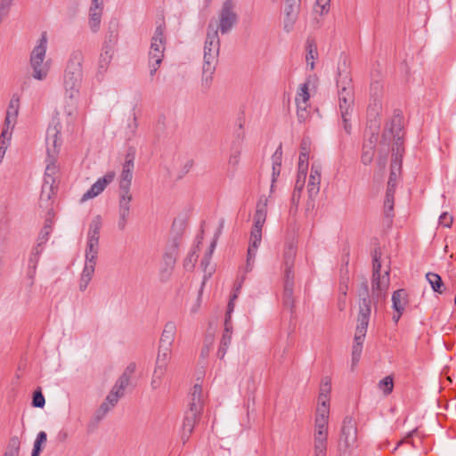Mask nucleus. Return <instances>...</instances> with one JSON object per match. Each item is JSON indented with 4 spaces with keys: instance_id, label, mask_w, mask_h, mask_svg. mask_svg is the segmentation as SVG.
<instances>
[{
    "instance_id": "nucleus-1",
    "label": "nucleus",
    "mask_w": 456,
    "mask_h": 456,
    "mask_svg": "<svg viewBox=\"0 0 456 456\" xmlns=\"http://www.w3.org/2000/svg\"><path fill=\"white\" fill-rule=\"evenodd\" d=\"M238 22V15L234 11L232 0H226L218 13V22L214 24L211 20L208 26L207 37L204 45L203 75L206 80L211 79L216 69L220 50L218 31L222 35L229 33Z\"/></svg>"
},
{
    "instance_id": "nucleus-2",
    "label": "nucleus",
    "mask_w": 456,
    "mask_h": 456,
    "mask_svg": "<svg viewBox=\"0 0 456 456\" xmlns=\"http://www.w3.org/2000/svg\"><path fill=\"white\" fill-rule=\"evenodd\" d=\"M84 54L80 50H74L68 60L63 76L65 94L70 99L77 98L79 94L83 79L82 63Z\"/></svg>"
},
{
    "instance_id": "nucleus-3",
    "label": "nucleus",
    "mask_w": 456,
    "mask_h": 456,
    "mask_svg": "<svg viewBox=\"0 0 456 456\" xmlns=\"http://www.w3.org/2000/svg\"><path fill=\"white\" fill-rule=\"evenodd\" d=\"M338 106L343 121V127L347 134L351 133V117L354 111V94L351 80L338 81Z\"/></svg>"
},
{
    "instance_id": "nucleus-4",
    "label": "nucleus",
    "mask_w": 456,
    "mask_h": 456,
    "mask_svg": "<svg viewBox=\"0 0 456 456\" xmlns=\"http://www.w3.org/2000/svg\"><path fill=\"white\" fill-rule=\"evenodd\" d=\"M165 30L166 25L165 22L162 21L156 27L151 37L149 52L150 76L151 77L156 74L164 58V52L166 49Z\"/></svg>"
},
{
    "instance_id": "nucleus-5",
    "label": "nucleus",
    "mask_w": 456,
    "mask_h": 456,
    "mask_svg": "<svg viewBox=\"0 0 456 456\" xmlns=\"http://www.w3.org/2000/svg\"><path fill=\"white\" fill-rule=\"evenodd\" d=\"M46 48L47 37L45 32L30 54V66L33 69L32 77L37 80H44L48 75L49 65L45 62Z\"/></svg>"
},
{
    "instance_id": "nucleus-6",
    "label": "nucleus",
    "mask_w": 456,
    "mask_h": 456,
    "mask_svg": "<svg viewBox=\"0 0 456 456\" xmlns=\"http://www.w3.org/2000/svg\"><path fill=\"white\" fill-rule=\"evenodd\" d=\"M329 421L314 419L313 445L314 456H327Z\"/></svg>"
},
{
    "instance_id": "nucleus-7",
    "label": "nucleus",
    "mask_w": 456,
    "mask_h": 456,
    "mask_svg": "<svg viewBox=\"0 0 456 456\" xmlns=\"http://www.w3.org/2000/svg\"><path fill=\"white\" fill-rule=\"evenodd\" d=\"M373 273H372V293L378 297H382L384 292L388 287V271L385 273V275L381 277V253L379 249H375L373 252Z\"/></svg>"
},
{
    "instance_id": "nucleus-8",
    "label": "nucleus",
    "mask_w": 456,
    "mask_h": 456,
    "mask_svg": "<svg viewBox=\"0 0 456 456\" xmlns=\"http://www.w3.org/2000/svg\"><path fill=\"white\" fill-rule=\"evenodd\" d=\"M357 444V428L356 423L351 417H346L343 420L341 433L339 436L338 445L344 452L356 446Z\"/></svg>"
},
{
    "instance_id": "nucleus-9",
    "label": "nucleus",
    "mask_w": 456,
    "mask_h": 456,
    "mask_svg": "<svg viewBox=\"0 0 456 456\" xmlns=\"http://www.w3.org/2000/svg\"><path fill=\"white\" fill-rule=\"evenodd\" d=\"M102 226L101 216H94L88 228L86 256L97 257L99 253L100 231Z\"/></svg>"
},
{
    "instance_id": "nucleus-10",
    "label": "nucleus",
    "mask_w": 456,
    "mask_h": 456,
    "mask_svg": "<svg viewBox=\"0 0 456 456\" xmlns=\"http://www.w3.org/2000/svg\"><path fill=\"white\" fill-rule=\"evenodd\" d=\"M312 77H309L303 84L299 86L295 98L297 105V116L300 123L305 122L309 118L308 102L310 99L309 86Z\"/></svg>"
},
{
    "instance_id": "nucleus-11",
    "label": "nucleus",
    "mask_w": 456,
    "mask_h": 456,
    "mask_svg": "<svg viewBox=\"0 0 456 456\" xmlns=\"http://www.w3.org/2000/svg\"><path fill=\"white\" fill-rule=\"evenodd\" d=\"M57 158H46V167L45 173V181L42 186L41 198L45 197L47 200L53 193V183L55 182L54 175L57 173V166L55 165Z\"/></svg>"
},
{
    "instance_id": "nucleus-12",
    "label": "nucleus",
    "mask_w": 456,
    "mask_h": 456,
    "mask_svg": "<svg viewBox=\"0 0 456 456\" xmlns=\"http://www.w3.org/2000/svg\"><path fill=\"white\" fill-rule=\"evenodd\" d=\"M115 178V172L110 171L106 173L102 177H100L89 190L85 192L80 200L81 202H85L90 199H94L100 195L105 188L113 182Z\"/></svg>"
},
{
    "instance_id": "nucleus-13",
    "label": "nucleus",
    "mask_w": 456,
    "mask_h": 456,
    "mask_svg": "<svg viewBox=\"0 0 456 456\" xmlns=\"http://www.w3.org/2000/svg\"><path fill=\"white\" fill-rule=\"evenodd\" d=\"M262 240V230L251 229L248 248L247 253V262L245 272L249 273L253 270L254 261L256 256L257 248Z\"/></svg>"
},
{
    "instance_id": "nucleus-14",
    "label": "nucleus",
    "mask_w": 456,
    "mask_h": 456,
    "mask_svg": "<svg viewBox=\"0 0 456 456\" xmlns=\"http://www.w3.org/2000/svg\"><path fill=\"white\" fill-rule=\"evenodd\" d=\"M134 153L127 152L126 155L125 163L122 167V172L119 179V189L123 191H130L132 178H133V170L134 167Z\"/></svg>"
},
{
    "instance_id": "nucleus-15",
    "label": "nucleus",
    "mask_w": 456,
    "mask_h": 456,
    "mask_svg": "<svg viewBox=\"0 0 456 456\" xmlns=\"http://www.w3.org/2000/svg\"><path fill=\"white\" fill-rule=\"evenodd\" d=\"M403 134L401 118L396 117L392 119L389 127L385 130L383 136L385 139L393 137L394 144L392 148H402L403 147Z\"/></svg>"
},
{
    "instance_id": "nucleus-16",
    "label": "nucleus",
    "mask_w": 456,
    "mask_h": 456,
    "mask_svg": "<svg viewBox=\"0 0 456 456\" xmlns=\"http://www.w3.org/2000/svg\"><path fill=\"white\" fill-rule=\"evenodd\" d=\"M301 0H285L284 7V28L290 31L295 24L299 12Z\"/></svg>"
},
{
    "instance_id": "nucleus-17",
    "label": "nucleus",
    "mask_w": 456,
    "mask_h": 456,
    "mask_svg": "<svg viewBox=\"0 0 456 456\" xmlns=\"http://www.w3.org/2000/svg\"><path fill=\"white\" fill-rule=\"evenodd\" d=\"M45 143L47 156L49 158H57L61 142L60 132L55 126L47 129Z\"/></svg>"
},
{
    "instance_id": "nucleus-18",
    "label": "nucleus",
    "mask_w": 456,
    "mask_h": 456,
    "mask_svg": "<svg viewBox=\"0 0 456 456\" xmlns=\"http://www.w3.org/2000/svg\"><path fill=\"white\" fill-rule=\"evenodd\" d=\"M224 333L220 341V345L216 353V355L219 359H224L227 349L231 344L232 334V315H225L224 321Z\"/></svg>"
},
{
    "instance_id": "nucleus-19",
    "label": "nucleus",
    "mask_w": 456,
    "mask_h": 456,
    "mask_svg": "<svg viewBox=\"0 0 456 456\" xmlns=\"http://www.w3.org/2000/svg\"><path fill=\"white\" fill-rule=\"evenodd\" d=\"M268 198L261 196L256 202V212L254 215V224L252 229L263 230V226L267 217Z\"/></svg>"
},
{
    "instance_id": "nucleus-20",
    "label": "nucleus",
    "mask_w": 456,
    "mask_h": 456,
    "mask_svg": "<svg viewBox=\"0 0 456 456\" xmlns=\"http://www.w3.org/2000/svg\"><path fill=\"white\" fill-rule=\"evenodd\" d=\"M321 166L319 164L313 163L311 167V172L307 183V192L310 199L314 198L320 191L321 183Z\"/></svg>"
},
{
    "instance_id": "nucleus-21",
    "label": "nucleus",
    "mask_w": 456,
    "mask_h": 456,
    "mask_svg": "<svg viewBox=\"0 0 456 456\" xmlns=\"http://www.w3.org/2000/svg\"><path fill=\"white\" fill-rule=\"evenodd\" d=\"M97 257H91L86 256L85 266L81 273L80 281H79V289L81 291L86 290L89 282L91 281L96 265Z\"/></svg>"
},
{
    "instance_id": "nucleus-22",
    "label": "nucleus",
    "mask_w": 456,
    "mask_h": 456,
    "mask_svg": "<svg viewBox=\"0 0 456 456\" xmlns=\"http://www.w3.org/2000/svg\"><path fill=\"white\" fill-rule=\"evenodd\" d=\"M305 174L297 173V180L291 196V207L289 209L290 213H296L297 210V207L301 199V194L305 186Z\"/></svg>"
},
{
    "instance_id": "nucleus-23",
    "label": "nucleus",
    "mask_w": 456,
    "mask_h": 456,
    "mask_svg": "<svg viewBox=\"0 0 456 456\" xmlns=\"http://www.w3.org/2000/svg\"><path fill=\"white\" fill-rule=\"evenodd\" d=\"M102 14V1L93 0L90 7V19L89 26L93 32L98 31L101 24V19Z\"/></svg>"
},
{
    "instance_id": "nucleus-24",
    "label": "nucleus",
    "mask_w": 456,
    "mask_h": 456,
    "mask_svg": "<svg viewBox=\"0 0 456 456\" xmlns=\"http://www.w3.org/2000/svg\"><path fill=\"white\" fill-rule=\"evenodd\" d=\"M330 417V396L325 393H320L318 396V405L315 411L314 419L327 420Z\"/></svg>"
},
{
    "instance_id": "nucleus-25",
    "label": "nucleus",
    "mask_w": 456,
    "mask_h": 456,
    "mask_svg": "<svg viewBox=\"0 0 456 456\" xmlns=\"http://www.w3.org/2000/svg\"><path fill=\"white\" fill-rule=\"evenodd\" d=\"M203 409L202 387L200 385H194L191 394V402L189 403L188 411L200 414Z\"/></svg>"
},
{
    "instance_id": "nucleus-26",
    "label": "nucleus",
    "mask_w": 456,
    "mask_h": 456,
    "mask_svg": "<svg viewBox=\"0 0 456 456\" xmlns=\"http://www.w3.org/2000/svg\"><path fill=\"white\" fill-rule=\"evenodd\" d=\"M310 141L304 138L300 144V154L298 158V171L300 174H307L308 160L310 153Z\"/></svg>"
},
{
    "instance_id": "nucleus-27",
    "label": "nucleus",
    "mask_w": 456,
    "mask_h": 456,
    "mask_svg": "<svg viewBox=\"0 0 456 456\" xmlns=\"http://www.w3.org/2000/svg\"><path fill=\"white\" fill-rule=\"evenodd\" d=\"M359 297V314H370L372 308L370 299L368 297L367 281H364L361 283Z\"/></svg>"
},
{
    "instance_id": "nucleus-28",
    "label": "nucleus",
    "mask_w": 456,
    "mask_h": 456,
    "mask_svg": "<svg viewBox=\"0 0 456 456\" xmlns=\"http://www.w3.org/2000/svg\"><path fill=\"white\" fill-rule=\"evenodd\" d=\"M393 308L398 314H402L405 310V305L408 303L407 292L404 289H398L393 293L392 296Z\"/></svg>"
},
{
    "instance_id": "nucleus-29",
    "label": "nucleus",
    "mask_w": 456,
    "mask_h": 456,
    "mask_svg": "<svg viewBox=\"0 0 456 456\" xmlns=\"http://www.w3.org/2000/svg\"><path fill=\"white\" fill-rule=\"evenodd\" d=\"M369 324V315H361L357 319V326L354 333V341H364Z\"/></svg>"
},
{
    "instance_id": "nucleus-30",
    "label": "nucleus",
    "mask_w": 456,
    "mask_h": 456,
    "mask_svg": "<svg viewBox=\"0 0 456 456\" xmlns=\"http://www.w3.org/2000/svg\"><path fill=\"white\" fill-rule=\"evenodd\" d=\"M175 332L176 327L175 323L167 322L163 330L160 338V344H162L163 346H172L175 339Z\"/></svg>"
},
{
    "instance_id": "nucleus-31",
    "label": "nucleus",
    "mask_w": 456,
    "mask_h": 456,
    "mask_svg": "<svg viewBox=\"0 0 456 456\" xmlns=\"http://www.w3.org/2000/svg\"><path fill=\"white\" fill-rule=\"evenodd\" d=\"M135 371V363L131 362L127 365L122 375L119 377L118 381L115 385H117V387L123 388L126 390V388L128 387L130 383V379L132 376L134 375Z\"/></svg>"
},
{
    "instance_id": "nucleus-32",
    "label": "nucleus",
    "mask_w": 456,
    "mask_h": 456,
    "mask_svg": "<svg viewBox=\"0 0 456 456\" xmlns=\"http://www.w3.org/2000/svg\"><path fill=\"white\" fill-rule=\"evenodd\" d=\"M164 267L160 271L162 280H167L171 275L175 264V258L172 253H165L163 256Z\"/></svg>"
},
{
    "instance_id": "nucleus-33",
    "label": "nucleus",
    "mask_w": 456,
    "mask_h": 456,
    "mask_svg": "<svg viewBox=\"0 0 456 456\" xmlns=\"http://www.w3.org/2000/svg\"><path fill=\"white\" fill-rule=\"evenodd\" d=\"M133 195L130 191L118 190V210L131 211Z\"/></svg>"
},
{
    "instance_id": "nucleus-34",
    "label": "nucleus",
    "mask_w": 456,
    "mask_h": 456,
    "mask_svg": "<svg viewBox=\"0 0 456 456\" xmlns=\"http://www.w3.org/2000/svg\"><path fill=\"white\" fill-rule=\"evenodd\" d=\"M199 416L200 414L198 413L186 411L183 423V435L187 434L190 436L191 434Z\"/></svg>"
},
{
    "instance_id": "nucleus-35",
    "label": "nucleus",
    "mask_w": 456,
    "mask_h": 456,
    "mask_svg": "<svg viewBox=\"0 0 456 456\" xmlns=\"http://www.w3.org/2000/svg\"><path fill=\"white\" fill-rule=\"evenodd\" d=\"M426 278L435 292L442 294L444 291L445 287L440 275L435 273H428Z\"/></svg>"
},
{
    "instance_id": "nucleus-36",
    "label": "nucleus",
    "mask_w": 456,
    "mask_h": 456,
    "mask_svg": "<svg viewBox=\"0 0 456 456\" xmlns=\"http://www.w3.org/2000/svg\"><path fill=\"white\" fill-rule=\"evenodd\" d=\"M167 367L164 365L156 364L151 379V387L157 389L162 384L163 379L167 373Z\"/></svg>"
},
{
    "instance_id": "nucleus-37",
    "label": "nucleus",
    "mask_w": 456,
    "mask_h": 456,
    "mask_svg": "<svg viewBox=\"0 0 456 456\" xmlns=\"http://www.w3.org/2000/svg\"><path fill=\"white\" fill-rule=\"evenodd\" d=\"M241 153V147L240 143H234L230 151L228 159V166L232 170H235L240 163V158Z\"/></svg>"
},
{
    "instance_id": "nucleus-38",
    "label": "nucleus",
    "mask_w": 456,
    "mask_h": 456,
    "mask_svg": "<svg viewBox=\"0 0 456 456\" xmlns=\"http://www.w3.org/2000/svg\"><path fill=\"white\" fill-rule=\"evenodd\" d=\"M297 253V248L293 242H289L285 246L283 252V265H294V259Z\"/></svg>"
},
{
    "instance_id": "nucleus-39",
    "label": "nucleus",
    "mask_w": 456,
    "mask_h": 456,
    "mask_svg": "<svg viewBox=\"0 0 456 456\" xmlns=\"http://www.w3.org/2000/svg\"><path fill=\"white\" fill-rule=\"evenodd\" d=\"M209 330L210 332L206 335L203 341V346L200 352V356L202 358H207L209 355V353L212 349L214 341H215V336H214V330H211V324L209 325Z\"/></svg>"
},
{
    "instance_id": "nucleus-40",
    "label": "nucleus",
    "mask_w": 456,
    "mask_h": 456,
    "mask_svg": "<svg viewBox=\"0 0 456 456\" xmlns=\"http://www.w3.org/2000/svg\"><path fill=\"white\" fill-rule=\"evenodd\" d=\"M112 59V49L110 46L103 48V52L99 58V69L101 71H105Z\"/></svg>"
},
{
    "instance_id": "nucleus-41",
    "label": "nucleus",
    "mask_w": 456,
    "mask_h": 456,
    "mask_svg": "<svg viewBox=\"0 0 456 456\" xmlns=\"http://www.w3.org/2000/svg\"><path fill=\"white\" fill-rule=\"evenodd\" d=\"M306 64L311 69H314V59L317 56V47L313 41L307 40L306 42Z\"/></svg>"
},
{
    "instance_id": "nucleus-42",
    "label": "nucleus",
    "mask_w": 456,
    "mask_h": 456,
    "mask_svg": "<svg viewBox=\"0 0 456 456\" xmlns=\"http://www.w3.org/2000/svg\"><path fill=\"white\" fill-rule=\"evenodd\" d=\"M395 192V187L387 186L386 198L384 201V208L387 216H389V212H392L394 209Z\"/></svg>"
},
{
    "instance_id": "nucleus-43",
    "label": "nucleus",
    "mask_w": 456,
    "mask_h": 456,
    "mask_svg": "<svg viewBox=\"0 0 456 456\" xmlns=\"http://www.w3.org/2000/svg\"><path fill=\"white\" fill-rule=\"evenodd\" d=\"M20 441L19 437H11L4 456H19Z\"/></svg>"
},
{
    "instance_id": "nucleus-44",
    "label": "nucleus",
    "mask_w": 456,
    "mask_h": 456,
    "mask_svg": "<svg viewBox=\"0 0 456 456\" xmlns=\"http://www.w3.org/2000/svg\"><path fill=\"white\" fill-rule=\"evenodd\" d=\"M293 287L290 283L284 284L283 290V304L284 305L292 311L294 300H293Z\"/></svg>"
},
{
    "instance_id": "nucleus-45",
    "label": "nucleus",
    "mask_w": 456,
    "mask_h": 456,
    "mask_svg": "<svg viewBox=\"0 0 456 456\" xmlns=\"http://www.w3.org/2000/svg\"><path fill=\"white\" fill-rule=\"evenodd\" d=\"M20 102V97L17 94H12L7 108L6 114H10L17 118L19 115Z\"/></svg>"
},
{
    "instance_id": "nucleus-46",
    "label": "nucleus",
    "mask_w": 456,
    "mask_h": 456,
    "mask_svg": "<svg viewBox=\"0 0 456 456\" xmlns=\"http://www.w3.org/2000/svg\"><path fill=\"white\" fill-rule=\"evenodd\" d=\"M125 395V390L120 387H117V385H114L110 394L107 395V401L110 403V406H115L119 398Z\"/></svg>"
},
{
    "instance_id": "nucleus-47",
    "label": "nucleus",
    "mask_w": 456,
    "mask_h": 456,
    "mask_svg": "<svg viewBox=\"0 0 456 456\" xmlns=\"http://www.w3.org/2000/svg\"><path fill=\"white\" fill-rule=\"evenodd\" d=\"M378 387L385 395H390L394 389V380L392 376L385 377L379 382Z\"/></svg>"
},
{
    "instance_id": "nucleus-48",
    "label": "nucleus",
    "mask_w": 456,
    "mask_h": 456,
    "mask_svg": "<svg viewBox=\"0 0 456 456\" xmlns=\"http://www.w3.org/2000/svg\"><path fill=\"white\" fill-rule=\"evenodd\" d=\"M362 345L363 341H354L352 347V368L354 369V366L358 363L361 358V354L362 352Z\"/></svg>"
},
{
    "instance_id": "nucleus-49",
    "label": "nucleus",
    "mask_w": 456,
    "mask_h": 456,
    "mask_svg": "<svg viewBox=\"0 0 456 456\" xmlns=\"http://www.w3.org/2000/svg\"><path fill=\"white\" fill-rule=\"evenodd\" d=\"M375 149L371 148V146H368L366 142L363 143L362 146V153L361 156V161L364 165H369L371 163L374 157Z\"/></svg>"
},
{
    "instance_id": "nucleus-50",
    "label": "nucleus",
    "mask_w": 456,
    "mask_h": 456,
    "mask_svg": "<svg viewBox=\"0 0 456 456\" xmlns=\"http://www.w3.org/2000/svg\"><path fill=\"white\" fill-rule=\"evenodd\" d=\"M401 168L397 167L395 164H391L390 167V175L387 182L388 187H396L397 180L400 176Z\"/></svg>"
},
{
    "instance_id": "nucleus-51",
    "label": "nucleus",
    "mask_w": 456,
    "mask_h": 456,
    "mask_svg": "<svg viewBox=\"0 0 456 456\" xmlns=\"http://www.w3.org/2000/svg\"><path fill=\"white\" fill-rule=\"evenodd\" d=\"M46 433L44 431H41L37 434V436L36 438L35 444H34V449L32 452V456H38L42 451L41 445L42 444L46 442Z\"/></svg>"
},
{
    "instance_id": "nucleus-52",
    "label": "nucleus",
    "mask_w": 456,
    "mask_h": 456,
    "mask_svg": "<svg viewBox=\"0 0 456 456\" xmlns=\"http://www.w3.org/2000/svg\"><path fill=\"white\" fill-rule=\"evenodd\" d=\"M43 249L44 247H38V244H37L31 250L28 265H32L33 267L37 266Z\"/></svg>"
},
{
    "instance_id": "nucleus-53",
    "label": "nucleus",
    "mask_w": 456,
    "mask_h": 456,
    "mask_svg": "<svg viewBox=\"0 0 456 456\" xmlns=\"http://www.w3.org/2000/svg\"><path fill=\"white\" fill-rule=\"evenodd\" d=\"M129 216H130V211H120L118 210V228L120 230V231H124L126 224H127V221H128V218H129Z\"/></svg>"
},
{
    "instance_id": "nucleus-54",
    "label": "nucleus",
    "mask_w": 456,
    "mask_h": 456,
    "mask_svg": "<svg viewBox=\"0 0 456 456\" xmlns=\"http://www.w3.org/2000/svg\"><path fill=\"white\" fill-rule=\"evenodd\" d=\"M16 121H17L16 118H14L13 116H12L10 114H6L5 120H4L5 129H4L2 131V134H1L2 137L6 136L9 129H11V130L13 129Z\"/></svg>"
},
{
    "instance_id": "nucleus-55",
    "label": "nucleus",
    "mask_w": 456,
    "mask_h": 456,
    "mask_svg": "<svg viewBox=\"0 0 456 456\" xmlns=\"http://www.w3.org/2000/svg\"><path fill=\"white\" fill-rule=\"evenodd\" d=\"M16 121H17L16 118H14L13 116H12L10 114H6L5 120H4L5 129H4L2 131V134H1L2 137L6 136L9 129H11V130L13 129Z\"/></svg>"
},
{
    "instance_id": "nucleus-56",
    "label": "nucleus",
    "mask_w": 456,
    "mask_h": 456,
    "mask_svg": "<svg viewBox=\"0 0 456 456\" xmlns=\"http://www.w3.org/2000/svg\"><path fill=\"white\" fill-rule=\"evenodd\" d=\"M50 232H51V227L48 225L44 226V228L42 229V231L38 236V239H37V244H38V247H41V246L43 247L44 244H45V242L49 239Z\"/></svg>"
},
{
    "instance_id": "nucleus-57",
    "label": "nucleus",
    "mask_w": 456,
    "mask_h": 456,
    "mask_svg": "<svg viewBox=\"0 0 456 456\" xmlns=\"http://www.w3.org/2000/svg\"><path fill=\"white\" fill-rule=\"evenodd\" d=\"M330 0H316L315 12L320 14L327 13L330 10Z\"/></svg>"
},
{
    "instance_id": "nucleus-58",
    "label": "nucleus",
    "mask_w": 456,
    "mask_h": 456,
    "mask_svg": "<svg viewBox=\"0 0 456 456\" xmlns=\"http://www.w3.org/2000/svg\"><path fill=\"white\" fill-rule=\"evenodd\" d=\"M45 397L41 391H36L33 395L32 405L34 407L42 408L45 405Z\"/></svg>"
},
{
    "instance_id": "nucleus-59",
    "label": "nucleus",
    "mask_w": 456,
    "mask_h": 456,
    "mask_svg": "<svg viewBox=\"0 0 456 456\" xmlns=\"http://www.w3.org/2000/svg\"><path fill=\"white\" fill-rule=\"evenodd\" d=\"M113 406H110V403L107 401V399L105 400V402H103L99 409L97 410L96 411V417L98 419L103 418L107 412L112 408Z\"/></svg>"
},
{
    "instance_id": "nucleus-60",
    "label": "nucleus",
    "mask_w": 456,
    "mask_h": 456,
    "mask_svg": "<svg viewBox=\"0 0 456 456\" xmlns=\"http://www.w3.org/2000/svg\"><path fill=\"white\" fill-rule=\"evenodd\" d=\"M284 266V274H285V282L284 284L290 283L291 285H294V271H293V265Z\"/></svg>"
},
{
    "instance_id": "nucleus-61",
    "label": "nucleus",
    "mask_w": 456,
    "mask_h": 456,
    "mask_svg": "<svg viewBox=\"0 0 456 456\" xmlns=\"http://www.w3.org/2000/svg\"><path fill=\"white\" fill-rule=\"evenodd\" d=\"M452 216L444 212L439 216V224L444 227H450L452 224Z\"/></svg>"
},
{
    "instance_id": "nucleus-62",
    "label": "nucleus",
    "mask_w": 456,
    "mask_h": 456,
    "mask_svg": "<svg viewBox=\"0 0 456 456\" xmlns=\"http://www.w3.org/2000/svg\"><path fill=\"white\" fill-rule=\"evenodd\" d=\"M330 390H331L330 379L326 377L322 381L321 387H320V393H325L327 395H330Z\"/></svg>"
},
{
    "instance_id": "nucleus-63",
    "label": "nucleus",
    "mask_w": 456,
    "mask_h": 456,
    "mask_svg": "<svg viewBox=\"0 0 456 456\" xmlns=\"http://www.w3.org/2000/svg\"><path fill=\"white\" fill-rule=\"evenodd\" d=\"M282 159V146L281 144L276 149L275 152L272 156L273 165L281 164Z\"/></svg>"
},
{
    "instance_id": "nucleus-64",
    "label": "nucleus",
    "mask_w": 456,
    "mask_h": 456,
    "mask_svg": "<svg viewBox=\"0 0 456 456\" xmlns=\"http://www.w3.org/2000/svg\"><path fill=\"white\" fill-rule=\"evenodd\" d=\"M137 128H138L137 117H136V114L134 112L133 113V120H132L131 123L128 124V129H129V132H130V137L135 135Z\"/></svg>"
}]
</instances>
